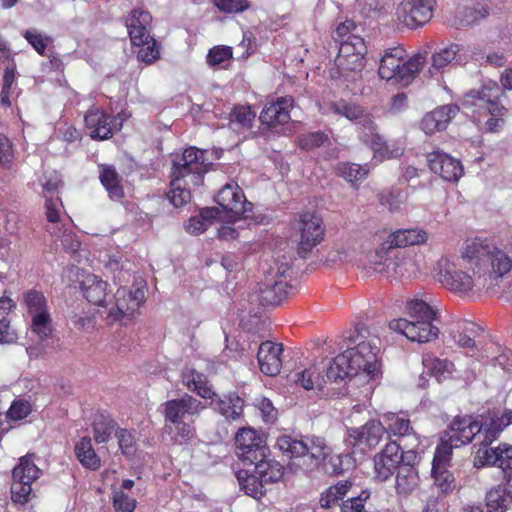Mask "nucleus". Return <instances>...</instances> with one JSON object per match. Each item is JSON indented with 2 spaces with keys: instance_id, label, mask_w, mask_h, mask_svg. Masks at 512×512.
I'll return each mask as SVG.
<instances>
[{
  "instance_id": "2eb2a0df",
  "label": "nucleus",
  "mask_w": 512,
  "mask_h": 512,
  "mask_svg": "<svg viewBox=\"0 0 512 512\" xmlns=\"http://www.w3.org/2000/svg\"><path fill=\"white\" fill-rule=\"evenodd\" d=\"M296 228L300 233L298 248L301 253H310L324 239L325 229L323 221L315 213L305 212L301 214Z\"/></svg>"
},
{
  "instance_id": "c03bdc74",
  "label": "nucleus",
  "mask_w": 512,
  "mask_h": 512,
  "mask_svg": "<svg viewBox=\"0 0 512 512\" xmlns=\"http://www.w3.org/2000/svg\"><path fill=\"white\" fill-rule=\"evenodd\" d=\"M460 50V45L451 43L433 53L431 57L432 62L431 67L429 68V72L433 74L434 72H438L448 64L452 63L456 59Z\"/></svg>"
},
{
  "instance_id": "ddd939ff",
  "label": "nucleus",
  "mask_w": 512,
  "mask_h": 512,
  "mask_svg": "<svg viewBox=\"0 0 512 512\" xmlns=\"http://www.w3.org/2000/svg\"><path fill=\"white\" fill-rule=\"evenodd\" d=\"M235 446L237 457L248 464H254L267 456L265 440L252 428H242L237 432Z\"/></svg>"
},
{
  "instance_id": "7c9ffc66",
  "label": "nucleus",
  "mask_w": 512,
  "mask_h": 512,
  "mask_svg": "<svg viewBox=\"0 0 512 512\" xmlns=\"http://www.w3.org/2000/svg\"><path fill=\"white\" fill-rule=\"evenodd\" d=\"M511 505L512 486L508 483L498 484L486 493V512H506Z\"/></svg>"
},
{
  "instance_id": "603ef678",
  "label": "nucleus",
  "mask_w": 512,
  "mask_h": 512,
  "mask_svg": "<svg viewBox=\"0 0 512 512\" xmlns=\"http://www.w3.org/2000/svg\"><path fill=\"white\" fill-rule=\"evenodd\" d=\"M453 448L456 447L445 436H443L441 438V443L436 448L432 462V468H447L452 457Z\"/></svg>"
},
{
  "instance_id": "69168bd1",
  "label": "nucleus",
  "mask_w": 512,
  "mask_h": 512,
  "mask_svg": "<svg viewBox=\"0 0 512 512\" xmlns=\"http://www.w3.org/2000/svg\"><path fill=\"white\" fill-rule=\"evenodd\" d=\"M30 412L31 405L28 401L16 400L11 404L9 410L7 411V415L12 420H21L27 417Z\"/></svg>"
},
{
  "instance_id": "e2e57ef3",
  "label": "nucleus",
  "mask_w": 512,
  "mask_h": 512,
  "mask_svg": "<svg viewBox=\"0 0 512 512\" xmlns=\"http://www.w3.org/2000/svg\"><path fill=\"white\" fill-rule=\"evenodd\" d=\"M214 4L225 13H240L250 7L247 0H214Z\"/></svg>"
},
{
  "instance_id": "774afa93",
  "label": "nucleus",
  "mask_w": 512,
  "mask_h": 512,
  "mask_svg": "<svg viewBox=\"0 0 512 512\" xmlns=\"http://www.w3.org/2000/svg\"><path fill=\"white\" fill-rule=\"evenodd\" d=\"M115 436L118 439V444L122 453L125 455L131 454L135 444V437L133 434L126 429H118L115 432Z\"/></svg>"
},
{
  "instance_id": "052dcab7",
  "label": "nucleus",
  "mask_w": 512,
  "mask_h": 512,
  "mask_svg": "<svg viewBox=\"0 0 512 512\" xmlns=\"http://www.w3.org/2000/svg\"><path fill=\"white\" fill-rule=\"evenodd\" d=\"M328 137L323 132L317 131L299 136L298 145L305 150H311L322 146Z\"/></svg>"
},
{
  "instance_id": "6e6d98bb",
  "label": "nucleus",
  "mask_w": 512,
  "mask_h": 512,
  "mask_svg": "<svg viewBox=\"0 0 512 512\" xmlns=\"http://www.w3.org/2000/svg\"><path fill=\"white\" fill-rule=\"evenodd\" d=\"M147 38V40L143 39V43L134 45L139 46L138 59L147 64H151L159 58L160 52L155 39L151 35H148Z\"/></svg>"
},
{
  "instance_id": "e433bc0d",
  "label": "nucleus",
  "mask_w": 512,
  "mask_h": 512,
  "mask_svg": "<svg viewBox=\"0 0 512 512\" xmlns=\"http://www.w3.org/2000/svg\"><path fill=\"white\" fill-rule=\"evenodd\" d=\"M292 286L282 280L275 281L272 285L265 284L261 289V300L267 305H278L285 300L292 290Z\"/></svg>"
},
{
  "instance_id": "423d86ee",
  "label": "nucleus",
  "mask_w": 512,
  "mask_h": 512,
  "mask_svg": "<svg viewBox=\"0 0 512 512\" xmlns=\"http://www.w3.org/2000/svg\"><path fill=\"white\" fill-rule=\"evenodd\" d=\"M425 62L426 52L408 58L404 48L391 47L381 57L378 74L383 80L407 86L416 78Z\"/></svg>"
},
{
  "instance_id": "864d4df0",
  "label": "nucleus",
  "mask_w": 512,
  "mask_h": 512,
  "mask_svg": "<svg viewBox=\"0 0 512 512\" xmlns=\"http://www.w3.org/2000/svg\"><path fill=\"white\" fill-rule=\"evenodd\" d=\"M50 232L59 237L60 245L65 251L69 253H75L78 251L80 247V241L77 239L72 230L63 228V226H56L53 227V230H50Z\"/></svg>"
},
{
  "instance_id": "a878e982",
  "label": "nucleus",
  "mask_w": 512,
  "mask_h": 512,
  "mask_svg": "<svg viewBox=\"0 0 512 512\" xmlns=\"http://www.w3.org/2000/svg\"><path fill=\"white\" fill-rule=\"evenodd\" d=\"M459 108L456 105L440 106L424 115L421 120V129L426 134H433L444 130L450 120L456 116Z\"/></svg>"
},
{
  "instance_id": "de8ad7c7",
  "label": "nucleus",
  "mask_w": 512,
  "mask_h": 512,
  "mask_svg": "<svg viewBox=\"0 0 512 512\" xmlns=\"http://www.w3.org/2000/svg\"><path fill=\"white\" fill-rule=\"evenodd\" d=\"M335 171L338 176L344 178L347 182L354 184L365 179L369 173L366 165L362 166L355 163H339Z\"/></svg>"
},
{
  "instance_id": "20e7f679",
  "label": "nucleus",
  "mask_w": 512,
  "mask_h": 512,
  "mask_svg": "<svg viewBox=\"0 0 512 512\" xmlns=\"http://www.w3.org/2000/svg\"><path fill=\"white\" fill-rule=\"evenodd\" d=\"M348 342L352 346H348L343 353L337 355V365L350 364L354 376L363 375L369 380L375 379L380 372V339L375 329L359 324L348 337Z\"/></svg>"
},
{
  "instance_id": "49530a36",
  "label": "nucleus",
  "mask_w": 512,
  "mask_h": 512,
  "mask_svg": "<svg viewBox=\"0 0 512 512\" xmlns=\"http://www.w3.org/2000/svg\"><path fill=\"white\" fill-rule=\"evenodd\" d=\"M295 382L306 390L322 389L326 383L324 375H321L317 366L313 365L296 374Z\"/></svg>"
},
{
  "instance_id": "37998d69",
  "label": "nucleus",
  "mask_w": 512,
  "mask_h": 512,
  "mask_svg": "<svg viewBox=\"0 0 512 512\" xmlns=\"http://www.w3.org/2000/svg\"><path fill=\"white\" fill-rule=\"evenodd\" d=\"M351 488V482L348 480H341L334 486L327 488L320 497V505L322 508L329 509L339 504L349 489Z\"/></svg>"
},
{
  "instance_id": "9d476101",
  "label": "nucleus",
  "mask_w": 512,
  "mask_h": 512,
  "mask_svg": "<svg viewBox=\"0 0 512 512\" xmlns=\"http://www.w3.org/2000/svg\"><path fill=\"white\" fill-rule=\"evenodd\" d=\"M502 95L503 92L494 81H489L481 89L471 90L466 95L465 104L470 103L474 105V100L480 101L482 102L481 105H485L490 113L491 117L485 123L487 132H499L504 125L503 117L507 114L508 110L499 103V98Z\"/></svg>"
},
{
  "instance_id": "338daca9",
  "label": "nucleus",
  "mask_w": 512,
  "mask_h": 512,
  "mask_svg": "<svg viewBox=\"0 0 512 512\" xmlns=\"http://www.w3.org/2000/svg\"><path fill=\"white\" fill-rule=\"evenodd\" d=\"M388 430L394 435L404 436L409 432L410 422L408 419L392 414L388 416Z\"/></svg>"
},
{
  "instance_id": "412c9836",
  "label": "nucleus",
  "mask_w": 512,
  "mask_h": 512,
  "mask_svg": "<svg viewBox=\"0 0 512 512\" xmlns=\"http://www.w3.org/2000/svg\"><path fill=\"white\" fill-rule=\"evenodd\" d=\"M482 424L470 416L456 417L444 436L455 446L468 444L481 433Z\"/></svg>"
},
{
  "instance_id": "4468645a",
  "label": "nucleus",
  "mask_w": 512,
  "mask_h": 512,
  "mask_svg": "<svg viewBox=\"0 0 512 512\" xmlns=\"http://www.w3.org/2000/svg\"><path fill=\"white\" fill-rule=\"evenodd\" d=\"M216 203L219 205L217 208H221L229 220L238 219L252 209V204L246 200L242 189L234 182L227 183L219 190Z\"/></svg>"
},
{
  "instance_id": "dca6fc26",
  "label": "nucleus",
  "mask_w": 512,
  "mask_h": 512,
  "mask_svg": "<svg viewBox=\"0 0 512 512\" xmlns=\"http://www.w3.org/2000/svg\"><path fill=\"white\" fill-rule=\"evenodd\" d=\"M403 462H407L406 453L401 451L399 444L395 441L387 443L374 457L376 478L380 481L388 480Z\"/></svg>"
},
{
  "instance_id": "1a4fd4ad",
  "label": "nucleus",
  "mask_w": 512,
  "mask_h": 512,
  "mask_svg": "<svg viewBox=\"0 0 512 512\" xmlns=\"http://www.w3.org/2000/svg\"><path fill=\"white\" fill-rule=\"evenodd\" d=\"M369 269L384 276L415 277L418 267L412 257L405 256L386 239L369 257Z\"/></svg>"
},
{
  "instance_id": "680f3d73",
  "label": "nucleus",
  "mask_w": 512,
  "mask_h": 512,
  "mask_svg": "<svg viewBox=\"0 0 512 512\" xmlns=\"http://www.w3.org/2000/svg\"><path fill=\"white\" fill-rule=\"evenodd\" d=\"M255 119V113L249 106H237L231 113V121L236 122L244 128L251 127Z\"/></svg>"
},
{
  "instance_id": "4be33fe9",
  "label": "nucleus",
  "mask_w": 512,
  "mask_h": 512,
  "mask_svg": "<svg viewBox=\"0 0 512 512\" xmlns=\"http://www.w3.org/2000/svg\"><path fill=\"white\" fill-rule=\"evenodd\" d=\"M85 126L92 139L105 140L113 136L117 131L112 123V117L98 107L90 108L84 118Z\"/></svg>"
},
{
  "instance_id": "c756f323",
  "label": "nucleus",
  "mask_w": 512,
  "mask_h": 512,
  "mask_svg": "<svg viewBox=\"0 0 512 512\" xmlns=\"http://www.w3.org/2000/svg\"><path fill=\"white\" fill-rule=\"evenodd\" d=\"M386 432L384 425L377 420H370L360 428L350 430L349 437L357 444H364L367 447H375L379 444Z\"/></svg>"
},
{
  "instance_id": "7ed1b4c3",
  "label": "nucleus",
  "mask_w": 512,
  "mask_h": 512,
  "mask_svg": "<svg viewBox=\"0 0 512 512\" xmlns=\"http://www.w3.org/2000/svg\"><path fill=\"white\" fill-rule=\"evenodd\" d=\"M210 165L206 152L195 147L185 149L182 156L174 161L167 197L175 207H182L190 201L192 189L203 184Z\"/></svg>"
},
{
  "instance_id": "39448f33",
  "label": "nucleus",
  "mask_w": 512,
  "mask_h": 512,
  "mask_svg": "<svg viewBox=\"0 0 512 512\" xmlns=\"http://www.w3.org/2000/svg\"><path fill=\"white\" fill-rule=\"evenodd\" d=\"M405 309L411 320L393 319L389 322L391 330L418 343H428L437 339L439 328L433 324L437 319V310L434 306L424 299L413 298L406 303Z\"/></svg>"
},
{
  "instance_id": "a18cd8bd",
  "label": "nucleus",
  "mask_w": 512,
  "mask_h": 512,
  "mask_svg": "<svg viewBox=\"0 0 512 512\" xmlns=\"http://www.w3.org/2000/svg\"><path fill=\"white\" fill-rule=\"evenodd\" d=\"M424 367L440 382L453 374L455 366L446 359L426 355L423 357Z\"/></svg>"
},
{
  "instance_id": "bb28decb",
  "label": "nucleus",
  "mask_w": 512,
  "mask_h": 512,
  "mask_svg": "<svg viewBox=\"0 0 512 512\" xmlns=\"http://www.w3.org/2000/svg\"><path fill=\"white\" fill-rule=\"evenodd\" d=\"M510 459H512V445L500 444L495 448L483 446V448H479L475 453L474 466L476 468L484 466L503 467Z\"/></svg>"
},
{
  "instance_id": "f03ea898",
  "label": "nucleus",
  "mask_w": 512,
  "mask_h": 512,
  "mask_svg": "<svg viewBox=\"0 0 512 512\" xmlns=\"http://www.w3.org/2000/svg\"><path fill=\"white\" fill-rule=\"evenodd\" d=\"M107 286V282L95 275H89L83 281L85 298L104 309L101 314L108 324H114L125 318L129 319L145 300V292L142 288L129 290L126 287H120L111 296L107 293Z\"/></svg>"
},
{
  "instance_id": "c85d7f7f",
  "label": "nucleus",
  "mask_w": 512,
  "mask_h": 512,
  "mask_svg": "<svg viewBox=\"0 0 512 512\" xmlns=\"http://www.w3.org/2000/svg\"><path fill=\"white\" fill-rule=\"evenodd\" d=\"M209 399L210 406L228 420H237L243 414L244 401L234 393L219 396L214 392Z\"/></svg>"
},
{
  "instance_id": "a211bd4d",
  "label": "nucleus",
  "mask_w": 512,
  "mask_h": 512,
  "mask_svg": "<svg viewBox=\"0 0 512 512\" xmlns=\"http://www.w3.org/2000/svg\"><path fill=\"white\" fill-rule=\"evenodd\" d=\"M427 162L430 170L445 181L457 182L463 176L461 162L442 150L437 149L428 153Z\"/></svg>"
},
{
  "instance_id": "f257e3e1",
  "label": "nucleus",
  "mask_w": 512,
  "mask_h": 512,
  "mask_svg": "<svg viewBox=\"0 0 512 512\" xmlns=\"http://www.w3.org/2000/svg\"><path fill=\"white\" fill-rule=\"evenodd\" d=\"M512 269L511 257L492 239H467L455 259L442 257L435 267L438 281L463 295L481 294L494 288Z\"/></svg>"
},
{
  "instance_id": "9b49d317",
  "label": "nucleus",
  "mask_w": 512,
  "mask_h": 512,
  "mask_svg": "<svg viewBox=\"0 0 512 512\" xmlns=\"http://www.w3.org/2000/svg\"><path fill=\"white\" fill-rule=\"evenodd\" d=\"M26 315L30 319V331L38 339L44 340L52 335V319L44 294L31 289L24 293Z\"/></svg>"
},
{
  "instance_id": "473e14b6",
  "label": "nucleus",
  "mask_w": 512,
  "mask_h": 512,
  "mask_svg": "<svg viewBox=\"0 0 512 512\" xmlns=\"http://www.w3.org/2000/svg\"><path fill=\"white\" fill-rule=\"evenodd\" d=\"M376 130V126L373 123V128L363 129L362 131H360L361 140L371 147L375 157L384 159L389 157H399L400 155H402V148L390 150L388 144L383 140V138L377 133Z\"/></svg>"
},
{
  "instance_id": "4d7b16f0",
  "label": "nucleus",
  "mask_w": 512,
  "mask_h": 512,
  "mask_svg": "<svg viewBox=\"0 0 512 512\" xmlns=\"http://www.w3.org/2000/svg\"><path fill=\"white\" fill-rule=\"evenodd\" d=\"M326 381H342L346 378H350L354 376L352 373V368L350 369V364L348 365H337V356L333 359V361L327 367L326 374L324 375Z\"/></svg>"
},
{
  "instance_id": "aec40b11",
  "label": "nucleus",
  "mask_w": 512,
  "mask_h": 512,
  "mask_svg": "<svg viewBox=\"0 0 512 512\" xmlns=\"http://www.w3.org/2000/svg\"><path fill=\"white\" fill-rule=\"evenodd\" d=\"M165 420L172 424L184 422L186 416H193L204 409L202 403L190 395L165 402L163 405Z\"/></svg>"
},
{
  "instance_id": "6ab92c4d",
  "label": "nucleus",
  "mask_w": 512,
  "mask_h": 512,
  "mask_svg": "<svg viewBox=\"0 0 512 512\" xmlns=\"http://www.w3.org/2000/svg\"><path fill=\"white\" fill-rule=\"evenodd\" d=\"M416 458L415 451L406 452L407 462H403L396 472L395 491L398 496L407 497L416 491L420 485L418 470L411 463Z\"/></svg>"
},
{
  "instance_id": "ea45409f",
  "label": "nucleus",
  "mask_w": 512,
  "mask_h": 512,
  "mask_svg": "<svg viewBox=\"0 0 512 512\" xmlns=\"http://www.w3.org/2000/svg\"><path fill=\"white\" fill-rule=\"evenodd\" d=\"M477 327L474 323L468 321H460L451 330L454 341L461 348L473 349L475 347V335Z\"/></svg>"
},
{
  "instance_id": "f704fd0d",
  "label": "nucleus",
  "mask_w": 512,
  "mask_h": 512,
  "mask_svg": "<svg viewBox=\"0 0 512 512\" xmlns=\"http://www.w3.org/2000/svg\"><path fill=\"white\" fill-rule=\"evenodd\" d=\"M220 217V211L216 207L204 208L196 216H192L187 223L185 228L188 233L198 235L207 230L212 224V221Z\"/></svg>"
},
{
  "instance_id": "cd10ccee",
  "label": "nucleus",
  "mask_w": 512,
  "mask_h": 512,
  "mask_svg": "<svg viewBox=\"0 0 512 512\" xmlns=\"http://www.w3.org/2000/svg\"><path fill=\"white\" fill-rule=\"evenodd\" d=\"M293 104L292 98L285 97L265 106L259 117L261 123L267 126L287 123L290 120V109Z\"/></svg>"
},
{
  "instance_id": "8fccbe9b",
  "label": "nucleus",
  "mask_w": 512,
  "mask_h": 512,
  "mask_svg": "<svg viewBox=\"0 0 512 512\" xmlns=\"http://www.w3.org/2000/svg\"><path fill=\"white\" fill-rule=\"evenodd\" d=\"M61 183V177L56 171L43 173L38 179V184L42 188L41 196L43 198L59 196Z\"/></svg>"
},
{
  "instance_id": "0eeeda50",
  "label": "nucleus",
  "mask_w": 512,
  "mask_h": 512,
  "mask_svg": "<svg viewBox=\"0 0 512 512\" xmlns=\"http://www.w3.org/2000/svg\"><path fill=\"white\" fill-rule=\"evenodd\" d=\"M275 447L289 459L301 462L306 470H314L330 455L331 449L325 440L316 436L293 437L281 434Z\"/></svg>"
},
{
  "instance_id": "5701e85b",
  "label": "nucleus",
  "mask_w": 512,
  "mask_h": 512,
  "mask_svg": "<svg viewBox=\"0 0 512 512\" xmlns=\"http://www.w3.org/2000/svg\"><path fill=\"white\" fill-rule=\"evenodd\" d=\"M282 344L271 341L262 342L258 348L257 359L259 368L267 376H276L282 368Z\"/></svg>"
},
{
  "instance_id": "b1692460",
  "label": "nucleus",
  "mask_w": 512,
  "mask_h": 512,
  "mask_svg": "<svg viewBox=\"0 0 512 512\" xmlns=\"http://www.w3.org/2000/svg\"><path fill=\"white\" fill-rule=\"evenodd\" d=\"M152 16L141 8L134 9L126 18V26L132 44L143 43L151 31Z\"/></svg>"
},
{
  "instance_id": "3c124183",
  "label": "nucleus",
  "mask_w": 512,
  "mask_h": 512,
  "mask_svg": "<svg viewBox=\"0 0 512 512\" xmlns=\"http://www.w3.org/2000/svg\"><path fill=\"white\" fill-rule=\"evenodd\" d=\"M432 478L434 479V486L444 495H448L456 488V481L453 474L447 469H434L431 470Z\"/></svg>"
},
{
  "instance_id": "13d9d810",
  "label": "nucleus",
  "mask_w": 512,
  "mask_h": 512,
  "mask_svg": "<svg viewBox=\"0 0 512 512\" xmlns=\"http://www.w3.org/2000/svg\"><path fill=\"white\" fill-rule=\"evenodd\" d=\"M27 42L40 54L44 55L50 38L38 32L36 29H29L23 33Z\"/></svg>"
},
{
  "instance_id": "5fc2aeb1",
  "label": "nucleus",
  "mask_w": 512,
  "mask_h": 512,
  "mask_svg": "<svg viewBox=\"0 0 512 512\" xmlns=\"http://www.w3.org/2000/svg\"><path fill=\"white\" fill-rule=\"evenodd\" d=\"M45 216L49 223L57 225L61 223V217L64 211L62 200L59 196L44 198Z\"/></svg>"
},
{
  "instance_id": "2f4dec72",
  "label": "nucleus",
  "mask_w": 512,
  "mask_h": 512,
  "mask_svg": "<svg viewBox=\"0 0 512 512\" xmlns=\"http://www.w3.org/2000/svg\"><path fill=\"white\" fill-rule=\"evenodd\" d=\"M387 239L394 248H404L425 244L429 239V235L423 228L412 227L394 231L389 234Z\"/></svg>"
},
{
  "instance_id": "0e129e2a",
  "label": "nucleus",
  "mask_w": 512,
  "mask_h": 512,
  "mask_svg": "<svg viewBox=\"0 0 512 512\" xmlns=\"http://www.w3.org/2000/svg\"><path fill=\"white\" fill-rule=\"evenodd\" d=\"M113 505L117 512H133L136 507V501L119 490L113 494Z\"/></svg>"
},
{
  "instance_id": "6e6552de",
  "label": "nucleus",
  "mask_w": 512,
  "mask_h": 512,
  "mask_svg": "<svg viewBox=\"0 0 512 512\" xmlns=\"http://www.w3.org/2000/svg\"><path fill=\"white\" fill-rule=\"evenodd\" d=\"M366 53L367 47L363 38L358 35L348 36L339 45L334 66L330 69L331 77L347 83L361 78Z\"/></svg>"
},
{
  "instance_id": "79ce46f5",
  "label": "nucleus",
  "mask_w": 512,
  "mask_h": 512,
  "mask_svg": "<svg viewBox=\"0 0 512 512\" xmlns=\"http://www.w3.org/2000/svg\"><path fill=\"white\" fill-rule=\"evenodd\" d=\"M99 178L110 198L120 199L123 197V187L120 183L119 175L114 167L103 166L100 170Z\"/></svg>"
},
{
  "instance_id": "393cba45",
  "label": "nucleus",
  "mask_w": 512,
  "mask_h": 512,
  "mask_svg": "<svg viewBox=\"0 0 512 512\" xmlns=\"http://www.w3.org/2000/svg\"><path fill=\"white\" fill-rule=\"evenodd\" d=\"M329 110L336 115L343 116L352 122H356L361 131L363 129L373 128L372 116L355 103H350L344 100L331 102L329 104Z\"/></svg>"
},
{
  "instance_id": "f8f14e48",
  "label": "nucleus",
  "mask_w": 512,
  "mask_h": 512,
  "mask_svg": "<svg viewBox=\"0 0 512 512\" xmlns=\"http://www.w3.org/2000/svg\"><path fill=\"white\" fill-rule=\"evenodd\" d=\"M33 457L32 454L21 457L12 471L11 498L15 503L24 504L29 501L32 483L40 477L41 470L34 463Z\"/></svg>"
},
{
  "instance_id": "c9c22d12",
  "label": "nucleus",
  "mask_w": 512,
  "mask_h": 512,
  "mask_svg": "<svg viewBox=\"0 0 512 512\" xmlns=\"http://www.w3.org/2000/svg\"><path fill=\"white\" fill-rule=\"evenodd\" d=\"M15 306L14 301L9 297H0V342L10 343L16 339V334L10 325V314Z\"/></svg>"
},
{
  "instance_id": "a19ab883",
  "label": "nucleus",
  "mask_w": 512,
  "mask_h": 512,
  "mask_svg": "<svg viewBox=\"0 0 512 512\" xmlns=\"http://www.w3.org/2000/svg\"><path fill=\"white\" fill-rule=\"evenodd\" d=\"M75 454L84 467L92 470H96L100 467V459L95 453L89 437H83L76 443Z\"/></svg>"
},
{
  "instance_id": "09e8293b",
  "label": "nucleus",
  "mask_w": 512,
  "mask_h": 512,
  "mask_svg": "<svg viewBox=\"0 0 512 512\" xmlns=\"http://www.w3.org/2000/svg\"><path fill=\"white\" fill-rule=\"evenodd\" d=\"M116 423L108 415L99 414L95 417L93 428L94 438L97 443H106L115 430Z\"/></svg>"
},
{
  "instance_id": "72a5a7b5",
  "label": "nucleus",
  "mask_w": 512,
  "mask_h": 512,
  "mask_svg": "<svg viewBox=\"0 0 512 512\" xmlns=\"http://www.w3.org/2000/svg\"><path fill=\"white\" fill-rule=\"evenodd\" d=\"M182 383L190 391L204 399L211 398L214 395V391L208 384L206 376L194 369L186 368L182 372Z\"/></svg>"
},
{
  "instance_id": "58836bf2",
  "label": "nucleus",
  "mask_w": 512,
  "mask_h": 512,
  "mask_svg": "<svg viewBox=\"0 0 512 512\" xmlns=\"http://www.w3.org/2000/svg\"><path fill=\"white\" fill-rule=\"evenodd\" d=\"M241 490L253 498H260L264 494V484L259 476L255 473H250L248 470H239L236 473Z\"/></svg>"
},
{
  "instance_id": "4c0bfd02",
  "label": "nucleus",
  "mask_w": 512,
  "mask_h": 512,
  "mask_svg": "<svg viewBox=\"0 0 512 512\" xmlns=\"http://www.w3.org/2000/svg\"><path fill=\"white\" fill-rule=\"evenodd\" d=\"M254 465L255 473L259 476L264 486L279 481L283 476V467L275 460L263 458V460L256 461Z\"/></svg>"
},
{
  "instance_id": "f3484780",
  "label": "nucleus",
  "mask_w": 512,
  "mask_h": 512,
  "mask_svg": "<svg viewBox=\"0 0 512 512\" xmlns=\"http://www.w3.org/2000/svg\"><path fill=\"white\" fill-rule=\"evenodd\" d=\"M436 0H404L398 7V15L409 28L426 24L433 15Z\"/></svg>"
},
{
  "instance_id": "bf43d9fd",
  "label": "nucleus",
  "mask_w": 512,
  "mask_h": 512,
  "mask_svg": "<svg viewBox=\"0 0 512 512\" xmlns=\"http://www.w3.org/2000/svg\"><path fill=\"white\" fill-rule=\"evenodd\" d=\"M232 58V48L229 46H217L209 50L207 62L210 66H218L229 62Z\"/></svg>"
}]
</instances>
